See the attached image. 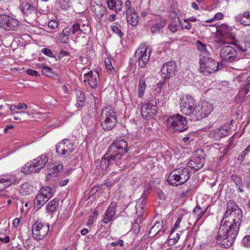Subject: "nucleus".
<instances>
[{
    "label": "nucleus",
    "mask_w": 250,
    "mask_h": 250,
    "mask_svg": "<svg viewBox=\"0 0 250 250\" xmlns=\"http://www.w3.org/2000/svg\"><path fill=\"white\" fill-rule=\"evenodd\" d=\"M250 88V83L245 84L244 87L241 88L239 91L236 99L239 101L240 102H244L247 95L248 94Z\"/></svg>",
    "instance_id": "cd10ccee"
},
{
    "label": "nucleus",
    "mask_w": 250,
    "mask_h": 250,
    "mask_svg": "<svg viewBox=\"0 0 250 250\" xmlns=\"http://www.w3.org/2000/svg\"><path fill=\"white\" fill-rule=\"evenodd\" d=\"M42 73L48 77H52L54 74L53 70L50 67L45 66L44 69L42 70Z\"/></svg>",
    "instance_id": "de8ad7c7"
},
{
    "label": "nucleus",
    "mask_w": 250,
    "mask_h": 250,
    "mask_svg": "<svg viewBox=\"0 0 250 250\" xmlns=\"http://www.w3.org/2000/svg\"><path fill=\"white\" fill-rule=\"evenodd\" d=\"M126 18L128 24L133 26L137 25L139 21L138 14L135 9L126 10Z\"/></svg>",
    "instance_id": "412c9836"
},
{
    "label": "nucleus",
    "mask_w": 250,
    "mask_h": 250,
    "mask_svg": "<svg viewBox=\"0 0 250 250\" xmlns=\"http://www.w3.org/2000/svg\"><path fill=\"white\" fill-rule=\"evenodd\" d=\"M20 21L7 15H0V28L4 30H16L19 27Z\"/></svg>",
    "instance_id": "9b49d317"
},
{
    "label": "nucleus",
    "mask_w": 250,
    "mask_h": 250,
    "mask_svg": "<svg viewBox=\"0 0 250 250\" xmlns=\"http://www.w3.org/2000/svg\"><path fill=\"white\" fill-rule=\"evenodd\" d=\"M163 227V222H157L151 228L149 234L150 237H153L156 235H162L166 231V229H162Z\"/></svg>",
    "instance_id": "5701e85b"
},
{
    "label": "nucleus",
    "mask_w": 250,
    "mask_h": 250,
    "mask_svg": "<svg viewBox=\"0 0 250 250\" xmlns=\"http://www.w3.org/2000/svg\"><path fill=\"white\" fill-rule=\"evenodd\" d=\"M237 20L244 25H250V12H245L243 15H239L236 17Z\"/></svg>",
    "instance_id": "2f4dec72"
},
{
    "label": "nucleus",
    "mask_w": 250,
    "mask_h": 250,
    "mask_svg": "<svg viewBox=\"0 0 250 250\" xmlns=\"http://www.w3.org/2000/svg\"><path fill=\"white\" fill-rule=\"evenodd\" d=\"M100 187L101 186L100 185L95 186L94 187L92 188V189L90 191L89 194L91 196H93L94 195H95L96 193V192L98 191Z\"/></svg>",
    "instance_id": "6e6d98bb"
},
{
    "label": "nucleus",
    "mask_w": 250,
    "mask_h": 250,
    "mask_svg": "<svg viewBox=\"0 0 250 250\" xmlns=\"http://www.w3.org/2000/svg\"><path fill=\"white\" fill-rule=\"evenodd\" d=\"M124 242L123 240H119L117 242H112L111 244V245L113 247H115V246H116L118 245H119L121 247H123V246H124Z\"/></svg>",
    "instance_id": "e2e57ef3"
},
{
    "label": "nucleus",
    "mask_w": 250,
    "mask_h": 250,
    "mask_svg": "<svg viewBox=\"0 0 250 250\" xmlns=\"http://www.w3.org/2000/svg\"><path fill=\"white\" fill-rule=\"evenodd\" d=\"M106 68L108 73H112L114 70V67L112 66L111 62L109 60L105 61Z\"/></svg>",
    "instance_id": "3c124183"
},
{
    "label": "nucleus",
    "mask_w": 250,
    "mask_h": 250,
    "mask_svg": "<svg viewBox=\"0 0 250 250\" xmlns=\"http://www.w3.org/2000/svg\"><path fill=\"white\" fill-rule=\"evenodd\" d=\"M73 142L68 139H63L56 146L58 154L63 158H68L74 150Z\"/></svg>",
    "instance_id": "1a4fd4ad"
},
{
    "label": "nucleus",
    "mask_w": 250,
    "mask_h": 250,
    "mask_svg": "<svg viewBox=\"0 0 250 250\" xmlns=\"http://www.w3.org/2000/svg\"><path fill=\"white\" fill-rule=\"evenodd\" d=\"M128 144L124 140H119L112 143L108 148L107 155L115 160V165H121L120 160L122 156L128 152Z\"/></svg>",
    "instance_id": "f03ea898"
},
{
    "label": "nucleus",
    "mask_w": 250,
    "mask_h": 250,
    "mask_svg": "<svg viewBox=\"0 0 250 250\" xmlns=\"http://www.w3.org/2000/svg\"><path fill=\"white\" fill-rule=\"evenodd\" d=\"M49 230L48 224L37 221L32 226V236L36 240H42L47 234Z\"/></svg>",
    "instance_id": "6e6552de"
},
{
    "label": "nucleus",
    "mask_w": 250,
    "mask_h": 250,
    "mask_svg": "<svg viewBox=\"0 0 250 250\" xmlns=\"http://www.w3.org/2000/svg\"><path fill=\"white\" fill-rule=\"evenodd\" d=\"M207 208L205 209H203L199 206H197L196 208L193 209V212L196 214L198 217L196 221L199 220L205 214L207 211Z\"/></svg>",
    "instance_id": "a18cd8bd"
},
{
    "label": "nucleus",
    "mask_w": 250,
    "mask_h": 250,
    "mask_svg": "<svg viewBox=\"0 0 250 250\" xmlns=\"http://www.w3.org/2000/svg\"><path fill=\"white\" fill-rule=\"evenodd\" d=\"M205 162V154L202 149H198L194 152L191 159L188 165L192 169L197 171L204 166Z\"/></svg>",
    "instance_id": "f8f14e48"
},
{
    "label": "nucleus",
    "mask_w": 250,
    "mask_h": 250,
    "mask_svg": "<svg viewBox=\"0 0 250 250\" xmlns=\"http://www.w3.org/2000/svg\"><path fill=\"white\" fill-rule=\"evenodd\" d=\"M199 64L200 72L205 75L218 70V62L211 58L209 54L201 56L199 58Z\"/></svg>",
    "instance_id": "423d86ee"
},
{
    "label": "nucleus",
    "mask_w": 250,
    "mask_h": 250,
    "mask_svg": "<svg viewBox=\"0 0 250 250\" xmlns=\"http://www.w3.org/2000/svg\"><path fill=\"white\" fill-rule=\"evenodd\" d=\"M149 193L150 190L149 188L145 189L141 197L137 202L135 208L136 209V213L138 214V215H139V217L135 220L136 223L138 221H141L142 219V216L144 213V208L146 205V200L147 198Z\"/></svg>",
    "instance_id": "4468645a"
},
{
    "label": "nucleus",
    "mask_w": 250,
    "mask_h": 250,
    "mask_svg": "<svg viewBox=\"0 0 250 250\" xmlns=\"http://www.w3.org/2000/svg\"><path fill=\"white\" fill-rule=\"evenodd\" d=\"M122 8H123V4L122 3H120L119 4L116 3V5L115 6V7L114 8L115 12L116 13H118L119 12L121 11Z\"/></svg>",
    "instance_id": "0e129e2a"
},
{
    "label": "nucleus",
    "mask_w": 250,
    "mask_h": 250,
    "mask_svg": "<svg viewBox=\"0 0 250 250\" xmlns=\"http://www.w3.org/2000/svg\"><path fill=\"white\" fill-rule=\"evenodd\" d=\"M243 243L245 246L249 247L250 246V236L247 235L243 239Z\"/></svg>",
    "instance_id": "5fc2aeb1"
},
{
    "label": "nucleus",
    "mask_w": 250,
    "mask_h": 250,
    "mask_svg": "<svg viewBox=\"0 0 250 250\" xmlns=\"http://www.w3.org/2000/svg\"><path fill=\"white\" fill-rule=\"evenodd\" d=\"M84 82L87 81L89 86L92 88H96L97 87L99 82V76L97 71L93 73V71H90L85 73L83 76Z\"/></svg>",
    "instance_id": "6ab92c4d"
},
{
    "label": "nucleus",
    "mask_w": 250,
    "mask_h": 250,
    "mask_svg": "<svg viewBox=\"0 0 250 250\" xmlns=\"http://www.w3.org/2000/svg\"><path fill=\"white\" fill-rule=\"evenodd\" d=\"M21 7L22 11L25 15L29 16L32 14H37L35 8L30 3H22Z\"/></svg>",
    "instance_id": "473e14b6"
},
{
    "label": "nucleus",
    "mask_w": 250,
    "mask_h": 250,
    "mask_svg": "<svg viewBox=\"0 0 250 250\" xmlns=\"http://www.w3.org/2000/svg\"><path fill=\"white\" fill-rule=\"evenodd\" d=\"M247 81V83H250V75L248 76V74L246 73H243L241 75H239L235 78V81L238 82H242Z\"/></svg>",
    "instance_id": "37998d69"
},
{
    "label": "nucleus",
    "mask_w": 250,
    "mask_h": 250,
    "mask_svg": "<svg viewBox=\"0 0 250 250\" xmlns=\"http://www.w3.org/2000/svg\"><path fill=\"white\" fill-rule=\"evenodd\" d=\"M111 30L113 33L117 34L119 37L120 38H122L124 36V33L122 32L121 30L118 27H117L116 25H113L111 26Z\"/></svg>",
    "instance_id": "09e8293b"
},
{
    "label": "nucleus",
    "mask_w": 250,
    "mask_h": 250,
    "mask_svg": "<svg viewBox=\"0 0 250 250\" xmlns=\"http://www.w3.org/2000/svg\"><path fill=\"white\" fill-rule=\"evenodd\" d=\"M175 170H173L168 176L167 181L171 186H178L183 184L179 175Z\"/></svg>",
    "instance_id": "393cba45"
},
{
    "label": "nucleus",
    "mask_w": 250,
    "mask_h": 250,
    "mask_svg": "<svg viewBox=\"0 0 250 250\" xmlns=\"http://www.w3.org/2000/svg\"><path fill=\"white\" fill-rule=\"evenodd\" d=\"M107 3L108 8L111 10L114 9V8L116 5V2L114 0H107Z\"/></svg>",
    "instance_id": "864d4df0"
},
{
    "label": "nucleus",
    "mask_w": 250,
    "mask_h": 250,
    "mask_svg": "<svg viewBox=\"0 0 250 250\" xmlns=\"http://www.w3.org/2000/svg\"><path fill=\"white\" fill-rule=\"evenodd\" d=\"M29 185L27 184H23L21 188V192L23 194L26 195L29 194V188H28Z\"/></svg>",
    "instance_id": "8fccbe9b"
},
{
    "label": "nucleus",
    "mask_w": 250,
    "mask_h": 250,
    "mask_svg": "<svg viewBox=\"0 0 250 250\" xmlns=\"http://www.w3.org/2000/svg\"><path fill=\"white\" fill-rule=\"evenodd\" d=\"M231 141H232L231 140H229V144L226 146V147L224 149L223 152L224 154L228 153V151L230 150Z\"/></svg>",
    "instance_id": "69168bd1"
},
{
    "label": "nucleus",
    "mask_w": 250,
    "mask_h": 250,
    "mask_svg": "<svg viewBox=\"0 0 250 250\" xmlns=\"http://www.w3.org/2000/svg\"><path fill=\"white\" fill-rule=\"evenodd\" d=\"M91 10L99 20L101 21L103 16L106 14V8L101 4H93Z\"/></svg>",
    "instance_id": "b1692460"
},
{
    "label": "nucleus",
    "mask_w": 250,
    "mask_h": 250,
    "mask_svg": "<svg viewBox=\"0 0 250 250\" xmlns=\"http://www.w3.org/2000/svg\"><path fill=\"white\" fill-rule=\"evenodd\" d=\"M174 230H172L170 232V235L168 237V245L169 246H172L174 245L176 243H177L179 239L180 234L178 233L176 234V236H175L173 234Z\"/></svg>",
    "instance_id": "ea45409f"
},
{
    "label": "nucleus",
    "mask_w": 250,
    "mask_h": 250,
    "mask_svg": "<svg viewBox=\"0 0 250 250\" xmlns=\"http://www.w3.org/2000/svg\"><path fill=\"white\" fill-rule=\"evenodd\" d=\"M71 34L70 27L65 28L59 37L58 39L62 43H67L69 41V36Z\"/></svg>",
    "instance_id": "7c9ffc66"
},
{
    "label": "nucleus",
    "mask_w": 250,
    "mask_h": 250,
    "mask_svg": "<svg viewBox=\"0 0 250 250\" xmlns=\"http://www.w3.org/2000/svg\"><path fill=\"white\" fill-rule=\"evenodd\" d=\"M177 173L179 175L181 181L184 184L187 182L190 178V172L188 168L184 167L182 169L178 168L175 169Z\"/></svg>",
    "instance_id": "c85d7f7f"
},
{
    "label": "nucleus",
    "mask_w": 250,
    "mask_h": 250,
    "mask_svg": "<svg viewBox=\"0 0 250 250\" xmlns=\"http://www.w3.org/2000/svg\"><path fill=\"white\" fill-rule=\"evenodd\" d=\"M146 88V82L144 79H141L139 81L138 86V96L139 97H142L144 94Z\"/></svg>",
    "instance_id": "79ce46f5"
},
{
    "label": "nucleus",
    "mask_w": 250,
    "mask_h": 250,
    "mask_svg": "<svg viewBox=\"0 0 250 250\" xmlns=\"http://www.w3.org/2000/svg\"><path fill=\"white\" fill-rule=\"evenodd\" d=\"M26 72L28 74L33 76H37L39 74L37 71L34 70L30 68L26 70Z\"/></svg>",
    "instance_id": "680f3d73"
},
{
    "label": "nucleus",
    "mask_w": 250,
    "mask_h": 250,
    "mask_svg": "<svg viewBox=\"0 0 250 250\" xmlns=\"http://www.w3.org/2000/svg\"><path fill=\"white\" fill-rule=\"evenodd\" d=\"M191 188L189 186H185V187L182 188L181 191L180 193V196L181 198L187 196L191 192Z\"/></svg>",
    "instance_id": "49530a36"
},
{
    "label": "nucleus",
    "mask_w": 250,
    "mask_h": 250,
    "mask_svg": "<svg viewBox=\"0 0 250 250\" xmlns=\"http://www.w3.org/2000/svg\"><path fill=\"white\" fill-rule=\"evenodd\" d=\"M28 108V106L26 104L24 103H20L17 105V109H26Z\"/></svg>",
    "instance_id": "338daca9"
},
{
    "label": "nucleus",
    "mask_w": 250,
    "mask_h": 250,
    "mask_svg": "<svg viewBox=\"0 0 250 250\" xmlns=\"http://www.w3.org/2000/svg\"><path fill=\"white\" fill-rule=\"evenodd\" d=\"M230 44L234 45L237 46V48L241 51L242 52H246L247 51V48L246 46L243 47V46L238 44L236 43V41H235V40L233 41V42H230Z\"/></svg>",
    "instance_id": "603ef678"
},
{
    "label": "nucleus",
    "mask_w": 250,
    "mask_h": 250,
    "mask_svg": "<svg viewBox=\"0 0 250 250\" xmlns=\"http://www.w3.org/2000/svg\"><path fill=\"white\" fill-rule=\"evenodd\" d=\"M71 33L73 35H76L79 36L81 34H85V29L81 27V24L79 23L74 24L71 27Z\"/></svg>",
    "instance_id": "72a5a7b5"
},
{
    "label": "nucleus",
    "mask_w": 250,
    "mask_h": 250,
    "mask_svg": "<svg viewBox=\"0 0 250 250\" xmlns=\"http://www.w3.org/2000/svg\"><path fill=\"white\" fill-rule=\"evenodd\" d=\"M95 164L99 165L100 164V167L102 170L107 169L110 165H112L113 163H115V160L111 157H109V155H107L106 153L102 158L101 161H96Z\"/></svg>",
    "instance_id": "4be33fe9"
},
{
    "label": "nucleus",
    "mask_w": 250,
    "mask_h": 250,
    "mask_svg": "<svg viewBox=\"0 0 250 250\" xmlns=\"http://www.w3.org/2000/svg\"><path fill=\"white\" fill-rule=\"evenodd\" d=\"M147 47L144 46L140 47L135 52L136 57L138 58L139 65L144 68L148 62L149 56L147 54Z\"/></svg>",
    "instance_id": "dca6fc26"
},
{
    "label": "nucleus",
    "mask_w": 250,
    "mask_h": 250,
    "mask_svg": "<svg viewBox=\"0 0 250 250\" xmlns=\"http://www.w3.org/2000/svg\"><path fill=\"white\" fill-rule=\"evenodd\" d=\"M176 63L175 61H171L166 62L162 67L161 72L163 78L169 79L175 75L176 70Z\"/></svg>",
    "instance_id": "2eb2a0df"
},
{
    "label": "nucleus",
    "mask_w": 250,
    "mask_h": 250,
    "mask_svg": "<svg viewBox=\"0 0 250 250\" xmlns=\"http://www.w3.org/2000/svg\"><path fill=\"white\" fill-rule=\"evenodd\" d=\"M180 23V19L176 13H173V16L171 17L170 22L168 25V28L173 33L176 32L178 30V27Z\"/></svg>",
    "instance_id": "bb28decb"
},
{
    "label": "nucleus",
    "mask_w": 250,
    "mask_h": 250,
    "mask_svg": "<svg viewBox=\"0 0 250 250\" xmlns=\"http://www.w3.org/2000/svg\"><path fill=\"white\" fill-rule=\"evenodd\" d=\"M16 181L14 177H6L0 179V184H4V186L6 187L12 184H14Z\"/></svg>",
    "instance_id": "a19ab883"
},
{
    "label": "nucleus",
    "mask_w": 250,
    "mask_h": 250,
    "mask_svg": "<svg viewBox=\"0 0 250 250\" xmlns=\"http://www.w3.org/2000/svg\"><path fill=\"white\" fill-rule=\"evenodd\" d=\"M195 100L188 95L183 96L180 100V106L181 112L185 115L190 116V119L192 121V115L196 109L195 106Z\"/></svg>",
    "instance_id": "0eeeda50"
},
{
    "label": "nucleus",
    "mask_w": 250,
    "mask_h": 250,
    "mask_svg": "<svg viewBox=\"0 0 250 250\" xmlns=\"http://www.w3.org/2000/svg\"><path fill=\"white\" fill-rule=\"evenodd\" d=\"M115 184L114 181L113 180H111L109 179H106L105 180L104 185L107 187H111L113 186Z\"/></svg>",
    "instance_id": "13d9d810"
},
{
    "label": "nucleus",
    "mask_w": 250,
    "mask_h": 250,
    "mask_svg": "<svg viewBox=\"0 0 250 250\" xmlns=\"http://www.w3.org/2000/svg\"><path fill=\"white\" fill-rule=\"evenodd\" d=\"M39 193L45 197V199L48 200L51 198L53 195L52 189L48 186H46L40 190Z\"/></svg>",
    "instance_id": "f704fd0d"
},
{
    "label": "nucleus",
    "mask_w": 250,
    "mask_h": 250,
    "mask_svg": "<svg viewBox=\"0 0 250 250\" xmlns=\"http://www.w3.org/2000/svg\"><path fill=\"white\" fill-rule=\"evenodd\" d=\"M165 26V23L164 22L154 24L151 27V31L153 34L159 33L160 29L163 28Z\"/></svg>",
    "instance_id": "c03bdc74"
},
{
    "label": "nucleus",
    "mask_w": 250,
    "mask_h": 250,
    "mask_svg": "<svg viewBox=\"0 0 250 250\" xmlns=\"http://www.w3.org/2000/svg\"><path fill=\"white\" fill-rule=\"evenodd\" d=\"M242 219L241 209L234 201H229L215 237L218 245L223 248H229L232 245L237 235Z\"/></svg>",
    "instance_id": "f257e3e1"
},
{
    "label": "nucleus",
    "mask_w": 250,
    "mask_h": 250,
    "mask_svg": "<svg viewBox=\"0 0 250 250\" xmlns=\"http://www.w3.org/2000/svg\"><path fill=\"white\" fill-rule=\"evenodd\" d=\"M63 168L62 165H54L50 170L51 172L48 173V175L52 177H56L58 174L61 172Z\"/></svg>",
    "instance_id": "58836bf2"
},
{
    "label": "nucleus",
    "mask_w": 250,
    "mask_h": 250,
    "mask_svg": "<svg viewBox=\"0 0 250 250\" xmlns=\"http://www.w3.org/2000/svg\"><path fill=\"white\" fill-rule=\"evenodd\" d=\"M117 207V205L116 202H112L110 204L107 209L105 211L103 218V221L104 224H107L109 222L114 220Z\"/></svg>",
    "instance_id": "f3484780"
},
{
    "label": "nucleus",
    "mask_w": 250,
    "mask_h": 250,
    "mask_svg": "<svg viewBox=\"0 0 250 250\" xmlns=\"http://www.w3.org/2000/svg\"><path fill=\"white\" fill-rule=\"evenodd\" d=\"M228 134V130L223 127H220L215 129L209 133V136L216 140L226 136Z\"/></svg>",
    "instance_id": "a878e982"
},
{
    "label": "nucleus",
    "mask_w": 250,
    "mask_h": 250,
    "mask_svg": "<svg viewBox=\"0 0 250 250\" xmlns=\"http://www.w3.org/2000/svg\"><path fill=\"white\" fill-rule=\"evenodd\" d=\"M166 122L167 128L173 132H183L188 128L187 118L180 114L168 117Z\"/></svg>",
    "instance_id": "20e7f679"
},
{
    "label": "nucleus",
    "mask_w": 250,
    "mask_h": 250,
    "mask_svg": "<svg viewBox=\"0 0 250 250\" xmlns=\"http://www.w3.org/2000/svg\"><path fill=\"white\" fill-rule=\"evenodd\" d=\"M196 45L198 49L201 52L199 55V58H201V56H206V55H209L208 52L207 51L206 45L200 41L196 42Z\"/></svg>",
    "instance_id": "e433bc0d"
},
{
    "label": "nucleus",
    "mask_w": 250,
    "mask_h": 250,
    "mask_svg": "<svg viewBox=\"0 0 250 250\" xmlns=\"http://www.w3.org/2000/svg\"><path fill=\"white\" fill-rule=\"evenodd\" d=\"M213 110L212 104L207 101L203 102L200 106H196L194 114L192 115V121H196L206 118Z\"/></svg>",
    "instance_id": "9d476101"
},
{
    "label": "nucleus",
    "mask_w": 250,
    "mask_h": 250,
    "mask_svg": "<svg viewBox=\"0 0 250 250\" xmlns=\"http://www.w3.org/2000/svg\"><path fill=\"white\" fill-rule=\"evenodd\" d=\"M141 112L144 118L151 117L156 114L157 106L151 104H146L142 106Z\"/></svg>",
    "instance_id": "aec40b11"
},
{
    "label": "nucleus",
    "mask_w": 250,
    "mask_h": 250,
    "mask_svg": "<svg viewBox=\"0 0 250 250\" xmlns=\"http://www.w3.org/2000/svg\"><path fill=\"white\" fill-rule=\"evenodd\" d=\"M232 27L227 24H222L217 28L218 34L222 37L234 41L235 39V35L231 32Z\"/></svg>",
    "instance_id": "a211bd4d"
},
{
    "label": "nucleus",
    "mask_w": 250,
    "mask_h": 250,
    "mask_svg": "<svg viewBox=\"0 0 250 250\" xmlns=\"http://www.w3.org/2000/svg\"><path fill=\"white\" fill-rule=\"evenodd\" d=\"M131 250H144L143 245L141 244H138Z\"/></svg>",
    "instance_id": "774afa93"
},
{
    "label": "nucleus",
    "mask_w": 250,
    "mask_h": 250,
    "mask_svg": "<svg viewBox=\"0 0 250 250\" xmlns=\"http://www.w3.org/2000/svg\"><path fill=\"white\" fill-rule=\"evenodd\" d=\"M117 116L114 111L110 107L103 109L101 113V125L105 130H110L116 125Z\"/></svg>",
    "instance_id": "39448f33"
},
{
    "label": "nucleus",
    "mask_w": 250,
    "mask_h": 250,
    "mask_svg": "<svg viewBox=\"0 0 250 250\" xmlns=\"http://www.w3.org/2000/svg\"><path fill=\"white\" fill-rule=\"evenodd\" d=\"M48 25L52 29H55L58 26V22L55 20H52L48 22Z\"/></svg>",
    "instance_id": "bf43d9fd"
},
{
    "label": "nucleus",
    "mask_w": 250,
    "mask_h": 250,
    "mask_svg": "<svg viewBox=\"0 0 250 250\" xmlns=\"http://www.w3.org/2000/svg\"><path fill=\"white\" fill-rule=\"evenodd\" d=\"M77 104L79 106H83L85 104V97L84 93L80 90L76 91Z\"/></svg>",
    "instance_id": "4c0bfd02"
},
{
    "label": "nucleus",
    "mask_w": 250,
    "mask_h": 250,
    "mask_svg": "<svg viewBox=\"0 0 250 250\" xmlns=\"http://www.w3.org/2000/svg\"><path fill=\"white\" fill-rule=\"evenodd\" d=\"M59 205V200L58 199H54L50 201L47 206V211L53 213L55 212Z\"/></svg>",
    "instance_id": "c9c22d12"
},
{
    "label": "nucleus",
    "mask_w": 250,
    "mask_h": 250,
    "mask_svg": "<svg viewBox=\"0 0 250 250\" xmlns=\"http://www.w3.org/2000/svg\"><path fill=\"white\" fill-rule=\"evenodd\" d=\"M48 201L45 197L40 193L38 194L34 200V209L36 210H39L41 207Z\"/></svg>",
    "instance_id": "c756f323"
},
{
    "label": "nucleus",
    "mask_w": 250,
    "mask_h": 250,
    "mask_svg": "<svg viewBox=\"0 0 250 250\" xmlns=\"http://www.w3.org/2000/svg\"><path fill=\"white\" fill-rule=\"evenodd\" d=\"M48 161L47 154L44 153L36 159L26 163L21 168L22 172L28 174L31 173L39 172L44 167Z\"/></svg>",
    "instance_id": "7ed1b4c3"
},
{
    "label": "nucleus",
    "mask_w": 250,
    "mask_h": 250,
    "mask_svg": "<svg viewBox=\"0 0 250 250\" xmlns=\"http://www.w3.org/2000/svg\"><path fill=\"white\" fill-rule=\"evenodd\" d=\"M181 25L182 29H190L191 28V24L189 23H188V21L187 22H181Z\"/></svg>",
    "instance_id": "052dcab7"
},
{
    "label": "nucleus",
    "mask_w": 250,
    "mask_h": 250,
    "mask_svg": "<svg viewBox=\"0 0 250 250\" xmlns=\"http://www.w3.org/2000/svg\"><path fill=\"white\" fill-rule=\"evenodd\" d=\"M42 52L45 54L46 56L50 57H53L54 55L53 54L51 51L48 48H43L42 49Z\"/></svg>",
    "instance_id": "4d7b16f0"
},
{
    "label": "nucleus",
    "mask_w": 250,
    "mask_h": 250,
    "mask_svg": "<svg viewBox=\"0 0 250 250\" xmlns=\"http://www.w3.org/2000/svg\"><path fill=\"white\" fill-rule=\"evenodd\" d=\"M220 56L223 62H232L238 60L237 51L230 45L222 47L220 51Z\"/></svg>",
    "instance_id": "ddd939ff"
}]
</instances>
